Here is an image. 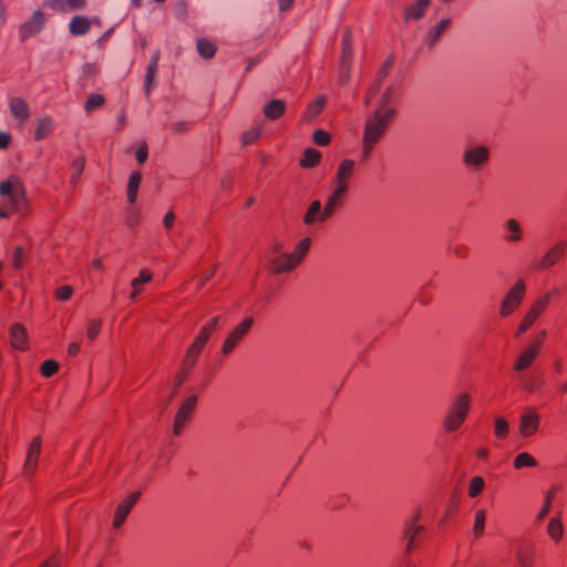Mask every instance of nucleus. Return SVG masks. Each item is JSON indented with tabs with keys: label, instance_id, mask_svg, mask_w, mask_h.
Masks as SVG:
<instances>
[{
	"label": "nucleus",
	"instance_id": "61",
	"mask_svg": "<svg viewBox=\"0 0 567 567\" xmlns=\"http://www.w3.org/2000/svg\"><path fill=\"white\" fill-rule=\"evenodd\" d=\"M188 126V123L186 121H177L172 125V130L176 133L184 132Z\"/></svg>",
	"mask_w": 567,
	"mask_h": 567
},
{
	"label": "nucleus",
	"instance_id": "17",
	"mask_svg": "<svg viewBox=\"0 0 567 567\" xmlns=\"http://www.w3.org/2000/svg\"><path fill=\"white\" fill-rule=\"evenodd\" d=\"M536 548L534 545L524 543L517 546L515 558L519 567H534Z\"/></svg>",
	"mask_w": 567,
	"mask_h": 567
},
{
	"label": "nucleus",
	"instance_id": "13",
	"mask_svg": "<svg viewBox=\"0 0 567 567\" xmlns=\"http://www.w3.org/2000/svg\"><path fill=\"white\" fill-rule=\"evenodd\" d=\"M8 107L11 115L19 122L24 123L30 117V106L28 102L20 96H10Z\"/></svg>",
	"mask_w": 567,
	"mask_h": 567
},
{
	"label": "nucleus",
	"instance_id": "22",
	"mask_svg": "<svg viewBox=\"0 0 567 567\" xmlns=\"http://www.w3.org/2000/svg\"><path fill=\"white\" fill-rule=\"evenodd\" d=\"M431 0H415L405 8L404 19L419 20L424 16Z\"/></svg>",
	"mask_w": 567,
	"mask_h": 567
},
{
	"label": "nucleus",
	"instance_id": "24",
	"mask_svg": "<svg viewBox=\"0 0 567 567\" xmlns=\"http://www.w3.org/2000/svg\"><path fill=\"white\" fill-rule=\"evenodd\" d=\"M451 22V19H442L435 27L429 30L425 42L430 48L440 40L442 34L450 28Z\"/></svg>",
	"mask_w": 567,
	"mask_h": 567
},
{
	"label": "nucleus",
	"instance_id": "57",
	"mask_svg": "<svg viewBox=\"0 0 567 567\" xmlns=\"http://www.w3.org/2000/svg\"><path fill=\"white\" fill-rule=\"evenodd\" d=\"M158 61H159V51H156L152 55V58H151V60H150V62H148V64L146 66L147 73H155V74L157 73Z\"/></svg>",
	"mask_w": 567,
	"mask_h": 567
},
{
	"label": "nucleus",
	"instance_id": "7",
	"mask_svg": "<svg viewBox=\"0 0 567 567\" xmlns=\"http://www.w3.org/2000/svg\"><path fill=\"white\" fill-rule=\"evenodd\" d=\"M355 163L353 159H342L338 165L336 175L331 179L332 187L348 193L349 182L353 176Z\"/></svg>",
	"mask_w": 567,
	"mask_h": 567
},
{
	"label": "nucleus",
	"instance_id": "55",
	"mask_svg": "<svg viewBox=\"0 0 567 567\" xmlns=\"http://www.w3.org/2000/svg\"><path fill=\"white\" fill-rule=\"evenodd\" d=\"M196 361H197L196 357L186 352L185 357L182 361L183 371L189 372L193 369V367L195 365Z\"/></svg>",
	"mask_w": 567,
	"mask_h": 567
},
{
	"label": "nucleus",
	"instance_id": "43",
	"mask_svg": "<svg viewBox=\"0 0 567 567\" xmlns=\"http://www.w3.org/2000/svg\"><path fill=\"white\" fill-rule=\"evenodd\" d=\"M484 487V480L481 476H475L471 480L468 495L471 497H476L481 494Z\"/></svg>",
	"mask_w": 567,
	"mask_h": 567
},
{
	"label": "nucleus",
	"instance_id": "35",
	"mask_svg": "<svg viewBox=\"0 0 567 567\" xmlns=\"http://www.w3.org/2000/svg\"><path fill=\"white\" fill-rule=\"evenodd\" d=\"M326 104L323 96H318L311 104L308 105L305 117L310 121L321 113Z\"/></svg>",
	"mask_w": 567,
	"mask_h": 567
},
{
	"label": "nucleus",
	"instance_id": "8",
	"mask_svg": "<svg viewBox=\"0 0 567 567\" xmlns=\"http://www.w3.org/2000/svg\"><path fill=\"white\" fill-rule=\"evenodd\" d=\"M567 250V241L559 240L539 260L534 262V269L538 271L546 270L556 265Z\"/></svg>",
	"mask_w": 567,
	"mask_h": 567
},
{
	"label": "nucleus",
	"instance_id": "30",
	"mask_svg": "<svg viewBox=\"0 0 567 567\" xmlns=\"http://www.w3.org/2000/svg\"><path fill=\"white\" fill-rule=\"evenodd\" d=\"M196 50L200 58L208 60L215 55L217 47L212 41L199 38L196 42Z\"/></svg>",
	"mask_w": 567,
	"mask_h": 567
},
{
	"label": "nucleus",
	"instance_id": "49",
	"mask_svg": "<svg viewBox=\"0 0 567 567\" xmlns=\"http://www.w3.org/2000/svg\"><path fill=\"white\" fill-rule=\"evenodd\" d=\"M9 198H10L11 204L14 207H18L19 204L23 200L24 192H23V188L21 187V185L19 183H17L14 192L12 193V195Z\"/></svg>",
	"mask_w": 567,
	"mask_h": 567
},
{
	"label": "nucleus",
	"instance_id": "41",
	"mask_svg": "<svg viewBox=\"0 0 567 567\" xmlns=\"http://www.w3.org/2000/svg\"><path fill=\"white\" fill-rule=\"evenodd\" d=\"M535 465H536L535 458L525 452L519 453L514 458V467L515 468H522L523 466H535Z\"/></svg>",
	"mask_w": 567,
	"mask_h": 567
},
{
	"label": "nucleus",
	"instance_id": "11",
	"mask_svg": "<svg viewBox=\"0 0 567 567\" xmlns=\"http://www.w3.org/2000/svg\"><path fill=\"white\" fill-rule=\"evenodd\" d=\"M540 416L533 410L528 409L520 415L518 431L523 437H529L534 435L539 429Z\"/></svg>",
	"mask_w": 567,
	"mask_h": 567
},
{
	"label": "nucleus",
	"instance_id": "64",
	"mask_svg": "<svg viewBox=\"0 0 567 567\" xmlns=\"http://www.w3.org/2000/svg\"><path fill=\"white\" fill-rule=\"evenodd\" d=\"M59 566H60L59 559L51 558V559L47 560L45 563H43L40 567H59Z\"/></svg>",
	"mask_w": 567,
	"mask_h": 567
},
{
	"label": "nucleus",
	"instance_id": "31",
	"mask_svg": "<svg viewBox=\"0 0 567 567\" xmlns=\"http://www.w3.org/2000/svg\"><path fill=\"white\" fill-rule=\"evenodd\" d=\"M141 184V174L138 172H132L126 188L127 200L133 204L137 198V192Z\"/></svg>",
	"mask_w": 567,
	"mask_h": 567
},
{
	"label": "nucleus",
	"instance_id": "29",
	"mask_svg": "<svg viewBox=\"0 0 567 567\" xmlns=\"http://www.w3.org/2000/svg\"><path fill=\"white\" fill-rule=\"evenodd\" d=\"M311 247V239L306 237L302 238L297 246L295 247L292 252H289V255L293 258L295 262L299 266L307 254L309 252Z\"/></svg>",
	"mask_w": 567,
	"mask_h": 567
},
{
	"label": "nucleus",
	"instance_id": "12",
	"mask_svg": "<svg viewBox=\"0 0 567 567\" xmlns=\"http://www.w3.org/2000/svg\"><path fill=\"white\" fill-rule=\"evenodd\" d=\"M140 497L138 492L131 493L127 495L116 507L114 519H113V527L118 528L124 523L125 518L130 514L131 509L135 505Z\"/></svg>",
	"mask_w": 567,
	"mask_h": 567
},
{
	"label": "nucleus",
	"instance_id": "4",
	"mask_svg": "<svg viewBox=\"0 0 567 567\" xmlns=\"http://www.w3.org/2000/svg\"><path fill=\"white\" fill-rule=\"evenodd\" d=\"M197 405V396L195 394L186 398L179 405L173 422V434L179 436L186 425L190 422L192 415Z\"/></svg>",
	"mask_w": 567,
	"mask_h": 567
},
{
	"label": "nucleus",
	"instance_id": "47",
	"mask_svg": "<svg viewBox=\"0 0 567 567\" xmlns=\"http://www.w3.org/2000/svg\"><path fill=\"white\" fill-rule=\"evenodd\" d=\"M214 330L215 326L213 323L205 324L197 334V337L195 338V340L199 341L203 344H206Z\"/></svg>",
	"mask_w": 567,
	"mask_h": 567
},
{
	"label": "nucleus",
	"instance_id": "25",
	"mask_svg": "<svg viewBox=\"0 0 567 567\" xmlns=\"http://www.w3.org/2000/svg\"><path fill=\"white\" fill-rule=\"evenodd\" d=\"M50 6L56 11L68 13L83 9L85 7V0H51Z\"/></svg>",
	"mask_w": 567,
	"mask_h": 567
},
{
	"label": "nucleus",
	"instance_id": "32",
	"mask_svg": "<svg viewBox=\"0 0 567 567\" xmlns=\"http://www.w3.org/2000/svg\"><path fill=\"white\" fill-rule=\"evenodd\" d=\"M547 533L554 542H559L564 534V525L559 517H551L547 525Z\"/></svg>",
	"mask_w": 567,
	"mask_h": 567
},
{
	"label": "nucleus",
	"instance_id": "52",
	"mask_svg": "<svg viewBox=\"0 0 567 567\" xmlns=\"http://www.w3.org/2000/svg\"><path fill=\"white\" fill-rule=\"evenodd\" d=\"M84 165H85L84 157H79L73 161V163H72V167H73L72 181L73 182H75L76 178L81 175L82 171L84 169Z\"/></svg>",
	"mask_w": 567,
	"mask_h": 567
},
{
	"label": "nucleus",
	"instance_id": "58",
	"mask_svg": "<svg viewBox=\"0 0 567 567\" xmlns=\"http://www.w3.org/2000/svg\"><path fill=\"white\" fill-rule=\"evenodd\" d=\"M136 159L140 164H143L147 159V145L142 143L135 153Z\"/></svg>",
	"mask_w": 567,
	"mask_h": 567
},
{
	"label": "nucleus",
	"instance_id": "36",
	"mask_svg": "<svg viewBox=\"0 0 567 567\" xmlns=\"http://www.w3.org/2000/svg\"><path fill=\"white\" fill-rule=\"evenodd\" d=\"M97 73V68L94 63H84L81 69V74L79 78V84L81 87H84L86 81L92 79Z\"/></svg>",
	"mask_w": 567,
	"mask_h": 567
},
{
	"label": "nucleus",
	"instance_id": "21",
	"mask_svg": "<svg viewBox=\"0 0 567 567\" xmlns=\"http://www.w3.org/2000/svg\"><path fill=\"white\" fill-rule=\"evenodd\" d=\"M346 195L347 192L333 187L332 193L328 196L327 202L323 206L326 213L330 216V218L342 206L343 198L346 197Z\"/></svg>",
	"mask_w": 567,
	"mask_h": 567
},
{
	"label": "nucleus",
	"instance_id": "27",
	"mask_svg": "<svg viewBox=\"0 0 567 567\" xmlns=\"http://www.w3.org/2000/svg\"><path fill=\"white\" fill-rule=\"evenodd\" d=\"M53 128V118L50 115H42L39 117L34 131V140H44Z\"/></svg>",
	"mask_w": 567,
	"mask_h": 567
},
{
	"label": "nucleus",
	"instance_id": "39",
	"mask_svg": "<svg viewBox=\"0 0 567 567\" xmlns=\"http://www.w3.org/2000/svg\"><path fill=\"white\" fill-rule=\"evenodd\" d=\"M104 97L101 94L94 93L89 96L84 104V110L87 114L92 113L95 109L104 104Z\"/></svg>",
	"mask_w": 567,
	"mask_h": 567
},
{
	"label": "nucleus",
	"instance_id": "34",
	"mask_svg": "<svg viewBox=\"0 0 567 567\" xmlns=\"http://www.w3.org/2000/svg\"><path fill=\"white\" fill-rule=\"evenodd\" d=\"M321 154L315 148H307L303 153V157L300 161V166L303 168H311L319 164Z\"/></svg>",
	"mask_w": 567,
	"mask_h": 567
},
{
	"label": "nucleus",
	"instance_id": "28",
	"mask_svg": "<svg viewBox=\"0 0 567 567\" xmlns=\"http://www.w3.org/2000/svg\"><path fill=\"white\" fill-rule=\"evenodd\" d=\"M505 228L508 231L504 237L506 243H518L523 239V229L518 220L514 218L506 220Z\"/></svg>",
	"mask_w": 567,
	"mask_h": 567
},
{
	"label": "nucleus",
	"instance_id": "54",
	"mask_svg": "<svg viewBox=\"0 0 567 567\" xmlns=\"http://www.w3.org/2000/svg\"><path fill=\"white\" fill-rule=\"evenodd\" d=\"M17 183L13 184L11 181H3L0 183V195L2 196H11L14 192Z\"/></svg>",
	"mask_w": 567,
	"mask_h": 567
},
{
	"label": "nucleus",
	"instance_id": "45",
	"mask_svg": "<svg viewBox=\"0 0 567 567\" xmlns=\"http://www.w3.org/2000/svg\"><path fill=\"white\" fill-rule=\"evenodd\" d=\"M553 501V493L548 492L545 496V503L543 504L542 509L536 515V522H542L550 512Z\"/></svg>",
	"mask_w": 567,
	"mask_h": 567
},
{
	"label": "nucleus",
	"instance_id": "37",
	"mask_svg": "<svg viewBox=\"0 0 567 567\" xmlns=\"http://www.w3.org/2000/svg\"><path fill=\"white\" fill-rule=\"evenodd\" d=\"M485 519H486L485 511L478 509L475 512L473 534L476 538L481 537L484 533Z\"/></svg>",
	"mask_w": 567,
	"mask_h": 567
},
{
	"label": "nucleus",
	"instance_id": "60",
	"mask_svg": "<svg viewBox=\"0 0 567 567\" xmlns=\"http://www.w3.org/2000/svg\"><path fill=\"white\" fill-rule=\"evenodd\" d=\"M175 220V215L172 210L167 212L163 218V225L166 229H171Z\"/></svg>",
	"mask_w": 567,
	"mask_h": 567
},
{
	"label": "nucleus",
	"instance_id": "5",
	"mask_svg": "<svg viewBox=\"0 0 567 567\" xmlns=\"http://www.w3.org/2000/svg\"><path fill=\"white\" fill-rule=\"evenodd\" d=\"M489 159V151L484 145L468 147L463 153V163L467 168L481 169Z\"/></svg>",
	"mask_w": 567,
	"mask_h": 567
},
{
	"label": "nucleus",
	"instance_id": "63",
	"mask_svg": "<svg viewBox=\"0 0 567 567\" xmlns=\"http://www.w3.org/2000/svg\"><path fill=\"white\" fill-rule=\"evenodd\" d=\"M140 280L138 279H133L132 280V292H131V299H135L137 297V295L140 293Z\"/></svg>",
	"mask_w": 567,
	"mask_h": 567
},
{
	"label": "nucleus",
	"instance_id": "23",
	"mask_svg": "<svg viewBox=\"0 0 567 567\" xmlns=\"http://www.w3.org/2000/svg\"><path fill=\"white\" fill-rule=\"evenodd\" d=\"M247 323L248 321H243L225 340L221 348L224 354H228L236 347L247 330Z\"/></svg>",
	"mask_w": 567,
	"mask_h": 567
},
{
	"label": "nucleus",
	"instance_id": "44",
	"mask_svg": "<svg viewBox=\"0 0 567 567\" xmlns=\"http://www.w3.org/2000/svg\"><path fill=\"white\" fill-rule=\"evenodd\" d=\"M59 370V364L54 360H47L41 365V374L45 378L52 377Z\"/></svg>",
	"mask_w": 567,
	"mask_h": 567
},
{
	"label": "nucleus",
	"instance_id": "59",
	"mask_svg": "<svg viewBox=\"0 0 567 567\" xmlns=\"http://www.w3.org/2000/svg\"><path fill=\"white\" fill-rule=\"evenodd\" d=\"M453 252L457 258L464 259L468 256V248L465 245H456Z\"/></svg>",
	"mask_w": 567,
	"mask_h": 567
},
{
	"label": "nucleus",
	"instance_id": "26",
	"mask_svg": "<svg viewBox=\"0 0 567 567\" xmlns=\"http://www.w3.org/2000/svg\"><path fill=\"white\" fill-rule=\"evenodd\" d=\"M91 28V21L89 18L83 16H75L69 23V32L72 35L79 37L84 35Z\"/></svg>",
	"mask_w": 567,
	"mask_h": 567
},
{
	"label": "nucleus",
	"instance_id": "50",
	"mask_svg": "<svg viewBox=\"0 0 567 567\" xmlns=\"http://www.w3.org/2000/svg\"><path fill=\"white\" fill-rule=\"evenodd\" d=\"M101 331L100 321H90V324L86 328V337L90 341H93Z\"/></svg>",
	"mask_w": 567,
	"mask_h": 567
},
{
	"label": "nucleus",
	"instance_id": "2",
	"mask_svg": "<svg viewBox=\"0 0 567 567\" xmlns=\"http://www.w3.org/2000/svg\"><path fill=\"white\" fill-rule=\"evenodd\" d=\"M393 112L374 111L364 125L363 138L378 144L393 120Z\"/></svg>",
	"mask_w": 567,
	"mask_h": 567
},
{
	"label": "nucleus",
	"instance_id": "6",
	"mask_svg": "<svg viewBox=\"0 0 567 567\" xmlns=\"http://www.w3.org/2000/svg\"><path fill=\"white\" fill-rule=\"evenodd\" d=\"M269 274L279 276L281 274H288L293 271L298 265L295 262L293 258L287 254H279L276 256H270L267 260L266 265Z\"/></svg>",
	"mask_w": 567,
	"mask_h": 567
},
{
	"label": "nucleus",
	"instance_id": "42",
	"mask_svg": "<svg viewBox=\"0 0 567 567\" xmlns=\"http://www.w3.org/2000/svg\"><path fill=\"white\" fill-rule=\"evenodd\" d=\"M508 433V423L505 419L503 417H497L495 419V423H494V434L496 437L498 439H504L506 437Z\"/></svg>",
	"mask_w": 567,
	"mask_h": 567
},
{
	"label": "nucleus",
	"instance_id": "33",
	"mask_svg": "<svg viewBox=\"0 0 567 567\" xmlns=\"http://www.w3.org/2000/svg\"><path fill=\"white\" fill-rule=\"evenodd\" d=\"M395 89L393 85H390L385 92L382 94L381 100L379 102V106L375 111H382L384 113H388L389 111L393 112V116L395 115L394 107L390 106L392 103V100L394 97Z\"/></svg>",
	"mask_w": 567,
	"mask_h": 567
},
{
	"label": "nucleus",
	"instance_id": "9",
	"mask_svg": "<svg viewBox=\"0 0 567 567\" xmlns=\"http://www.w3.org/2000/svg\"><path fill=\"white\" fill-rule=\"evenodd\" d=\"M330 219V216L326 213L321 202L316 199L310 203L307 212L302 217V221L308 227L317 228L319 225L324 224Z\"/></svg>",
	"mask_w": 567,
	"mask_h": 567
},
{
	"label": "nucleus",
	"instance_id": "3",
	"mask_svg": "<svg viewBox=\"0 0 567 567\" xmlns=\"http://www.w3.org/2000/svg\"><path fill=\"white\" fill-rule=\"evenodd\" d=\"M526 284L523 279H518L505 295L501 303L499 315L502 317H508L513 315L524 300Z\"/></svg>",
	"mask_w": 567,
	"mask_h": 567
},
{
	"label": "nucleus",
	"instance_id": "18",
	"mask_svg": "<svg viewBox=\"0 0 567 567\" xmlns=\"http://www.w3.org/2000/svg\"><path fill=\"white\" fill-rule=\"evenodd\" d=\"M10 342L11 346L19 351H23L27 349L29 338L25 328L21 323L17 322L11 326Z\"/></svg>",
	"mask_w": 567,
	"mask_h": 567
},
{
	"label": "nucleus",
	"instance_id": "1",
	"mask_svg": "<svg viewBox=\"0 0 567 567\" xmlns=\"http://www.w3.org/2000/svg\"><path fill=\"white\" fill-rule=\"evenodd\" d=\"M470 411V395L458 394L452 402L443 420V427L446 432H454L461 427Z\"/></svg>",
	"mask_w": 567,
	"mask_h": 567
},
{
	"label": "nucleus",
	"instance_id": "16",
	"mask_svg": "<svg viewBox=\"0 0 567 567\" xmlns=\"http://www.w3.org/2000/svg\"><path fill=\"white\" fill-rule=\"evenodd\" d=\"M41 439L35 436L29 445L27 457L24 462V473L25 475H31L35 471L39 455L41 452Z\"/></svg>",
	"mask_w": 567,
	"mask_h": 567
},
{
	"label": "nucleus",
	"instance_id": "14",
	"mask_svg": "<svg viewBox=\"0 0 567 567\" xmlns=\"http://www.w3.org/2000/svg\"><path fill=\"white\" fill-rule=\"evenodd\" d=\"M44 24L43 14L40 11H35L32 17L24 22L19 30V35L22 41L39 33Z\"/></svg>",
	"mask_w": 567,
	"mask_h": 567
},
{
	"label": "nucleus",
	"instance_id": "38",
	"mask_svg": "<svg viewBox=\"0 0 567 567\" xmlns=\"http://www.w3.org/2000/svg\"><path fill=\"white\" fill-rule=\"evenodd\" d=\"M422 526H416L414 524L406 528V530L404 532V539L408 540L406 551H410L412 549L413 544L416 540L417 535L422 532Z\"/></svg>",
	"mask_w": 567,
	"mask_h": 567
},
{
	"label": "nucleus",
	"instance_id": "10",
	"mask_svg": "<svg viewBox=\"0 0 567 567\" xmlns=\"http://www.w3.org/2000/svg\"><path fill=\"white\" fill-rule=\"evenodd\" d=\"M559 293L560 290L558 288H553L551 290L538 297L525 316V319H537L540 317L548 308V306L558 298Z\"/></svg>",
	"mask_w": 567,
	"mask_h": 567
},
{
	"label": "nucleus",
	"instance_id": "56",
	"mask_svg": "<svg viewBox=\"0 0 567 567\" xmlns=\"http://www.w3.org/2000/svg\"><path fill=\"white\" fill-rule=\"evenodd\" d=\"M71 286H62L55 290V296L59 300H68L72 295Z\"/></svg>",
	"mask_w": 567,
	"mask_h": 567
},
{
	"label": "nucleus",
	"instance_id": "53",
	"mask_svg": "<svg viewBox=\"0 0 567 567\" xmlns=\"http://www.w3.org/2000/svg\"><path fill=\"white\" fill-rule=\"evenodd\" d=\"M377 144L374 143H371L367 140L363 138V146H362V153H361V161L362 162H367L370 159L371 157V154L374 150Z\"/></svg>",
	"mask_w": 567,
	"mask_h": 567
},
{
	"label": "nucleus",
	"instance_id": "48",
	"mask_svg": "<svg viewBox=\"0 0 567 567\" xmlns=\"http://www.w3.org/2000/svg\"><path fill=\"white\" fill-rule=\"evenodd\" d=\"M331 141L330 135L323 130H317L313 133V142L319 146H327Z\"/></svg>",
	"mask_w": 567,
	"mask_h": 567
},
{
	"label": "nucleus",
	"instance_id": "40",
	"mask_svg": "<svg viewBox=\"0 0 567 567\" xmlns=\"http://www.w3.org/2000/svg\"><path fill=\"white\" fill-rule=\"evenodd\" d=\"M351 56V45L349 41V35L344 34L342 39V53H341V66L342 69H347L349 71V60Z\"/></svg>",
	"mask_w": 567,
	"mask_h": 567
},
{
	"label": "nucleus",
	"instance_id": "15",
	"mask_svg": "<svg viewBox=\"0 0 567 567\" xmlns=\"http://www.w3.org/2000/svg\"><path fill=\"white\" fill-rule=\"evenodd\" d=\"M394 63H395V56H394V54H390L378 71L375 83L369 89V91L367 93V96H365L367 103H369L370 99H372V96L379 91L382 82L390 74Z\"/></svg>",
	"mask_w": 567,
	"mask_h": 567
},
{
	"label": "nucleus",
	"instance_id": "46",
	"mask_svg": "<svg viewBox=\"0 0 567 567\" xmlns=\"http://www.w3.org/2000/svg\"><path fill=\"white\" fill-rule=\"evenodd\" d=\"M266 132V123L265 121L256 122L252 127H250V144L261 137Z\"/></svg>",
	"mask_w": 567,
	"mask_h": 567
},
{
	"label": "nucleus",
	"instance_id": "62",
	"mask_svg": "<svg viewBox=\"0 0 567 567\" xmlns=\"http://www.w3.org/2000/svg\"><path fill=\"white\" fill-rule=\"evenodd\" d=\"M295 0H278V7L281 12L289 10Z\"/></svg>",
	"mask_w": 567,
	"mask_h": 567
},
{
	"label": "nucleus",
	"instance_id": "19",
	"mask_svg": "<svg viewBox=\"0 0 567 567\" xmlns=\"http://www.w3.org/2000/svg\"><path fill=\"white\" fill-rule=\"evenodd\" d=\"M538 353V343H530L517 358L514 363L516 371H524L530 367Z\"/></svg>",
	"mask_w": 567,
	"mask_h": 567
},
{
	"label": "nucleus",
	"instance_id": "51",
	"mask_svg": "<svg viewBox=\"0 0 567 567\" xmlns=\"http://www.w3.org/2000/svg\"><path fill=\"white\" fill-rule=\"evenodd\" d=\"M155 73H147V71L145 72L143 90L147 96L151 94L155 85Z\"/></svg>",
	"mask_w": 567,
	"mask_h": 567
},
{
	"label": "nucleus",
	"instance_id": "20",
	"mask_svg": "<svg viewBox=\"0 0 567 567\" xmlns=\"http://www.w3.org/2000/svg\"><path fill=\"white\" fill-rule=\"evenodd\" d=\"M286 103L282 100H270L262 109V114L266 120L277 121L286 112Z\"/></svg>",
	"mask_w": 567,
	"mask_h": 567
}]
</instances>
